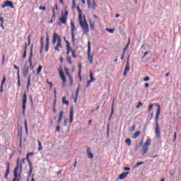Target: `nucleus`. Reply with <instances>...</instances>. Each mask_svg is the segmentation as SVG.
Here are the masks:
<instances>
[{
  "mask_svg": "<svg viewBox=\"0 0 181 181\" xmlns=\"http://www.w3.org/2000/svg\"><path fill=\"white\" fill-rule=\"evenodd\" d=\"M90 29H92V30H93V29H94V28H95L94 24H93L92 23H90Z\"/></svg>",
  "mask_w": 181,
  "mask_h": 181,
  "instance_id": "51",
  "label": "nucleus"
},
{
  "mask_svg": "<svg viewBox=\"0 0 181 181\" xmlns=\"http://www.w3.org/2000/svg\"><path fill=\"white\" fill-rule=\"evenodd\" d=\"M135 129H136V127H135V126H132V128L130 129V131H131L132 132H133L135 130Z\"/></svg>",
  "mask_w": 181,
  "mask_h": 181,
  "instance_id": "49",
  "label": "nucleus"
},
{
  "mask_svg": "<svg viewBox=\"0 0 181 181\" xmlns=\"http://www.w3.org/2000/svg\"><path fill=\"white\" fill-rule=\"evenodd\" d=\"M87 4H88V8L89 9H92L93 11H95L96 9V6H97V4L95 2V0H86Z\"/></svg>",
  "mask_w": 181,
  "mask_h": 181,
  "instance_id": "7",
  "label": "nucleus"
},
{
  "mask_svg": "<svg viewBox=\"0 0 181 181\" xmlns=\"http://www.w3.org/2000/svg\"><path fill=\"white\" fill-rule=\"evenodd\" d=\"M141 134V131H137L134 133V134H133V139H137L140 135Z\"/></svg>",
  "mask_w": 181,
  "mask_h": 181,
  "instance_id": "21",
  "label": "nucleus"
},
{
  "mask_svg": "<svg viewBox=\"0 0 181 181\" xmlns=\"http://www.w3.org/2000/svg\"><path fill=\"white\" fill-rule=\"evenodd\" d=\"M129 70H130V66H129V57L127 58V65L125 66L124 71V74H123L124 76H126V75L129 71Z\"/></svg>",
  "mask_w": 181,
  "mask_h": 181,
  "instance_id": "12",
  "label": "nucleus"
},
{
  "mask_svg": "<svg viewBox=\"0 0 181 181\" xmlns=\"http://www.w3.org/2000/svg\"><path fill=\"white\" fill-rule=\"evenodd\" d=\"M177 132H175L174 133V141L177 140Z\"/></svg>",
  "mask_w": 181,
  "mask_h": 181,
  "instance_id": "48",
  "label": "nucleus"
},
{
  "mask_svg": "<svg viewBox=\"0 0 181 181\" xmlns=\"http://www.w3.org/2000/svg\"><path fill=\"white\" fill-rule=\"evenodd\" d=\"M39 10L46 11V7L45 6H40Z\"/></svg>",
  "mask_w": 181,
  "mask_h": 181,
  "instance_id": "47",
  "label": "nucleus"
},
{
  "mask_svg": "<svg viewBox=\"0 0 181 181\" xmlns=\"http://www.w3.org/2000/svg\"><path fill=\"white\" fill-rule=\"evenodd\" d=\"M71 54H72V57H73L74 58L77 57V55L76 54V51L72 50V51H71Z\"/></svg>",
  "mask_w": 181,
  "mask_h": 181,
  "instance_id": "42",
  "label": "nucleus"
},
{
  "mask_svg": "<svg viewBox=\"0 0 181 181\" xmlns=\"http://www.w3.org/2000/svg\"><path fill=\"white\" fill-rule=\"evenodd\" d=\"M76 31V27L73 22H71V41L72 43L74 44L76 39H75V32Z\"/></svg>",
  "mask_w": 181,
  "mask_h": 181,
  "instance_id": "5",
  "label": "nucleus"
},
{
  "mask_svg": "<svg viewBox=\"0 0 181 181\" xmlns=\"http://www.w3.org/2000/svg\"><path fill=\"white\" fill-rule=\"evenodd\" d=\"M58 10V6H57V4H55V8H52V17L53 18H54V17H56V11H57Z\"/></svg>",
  "mask_w": 181,
  "mask_h": 181,
  "instance_id": "25",
  "label": "nucleus"
},
{
  "mask_svg": "<svg viewBox=\"0 0 181 181\" xmlns=\"http://www.w3.org/2000/svg\"><path fill=\"white\" fill-rule=\"evenodd\" d=\"M157 106H158V110H157V114L156 116V128H157V127H160L159 124H158V119H159V116L160 114V105H157Z\"/></svg>",
  "mask_w": 181,
  "mask_h": 181,
  "instance_id": "9",
  "label": "nucleus"
},
{
  "mask_svg": "<svg viewBox=\"0 0 181 181\" xmlns=\"http://www.w3.org/2000/svg\"><path fill=\"white\" fill-rule=\"evenodd\" d=\"M76 6V0H72V6L71 8L72 9H75Z\"/></svg>",
  "mask_w": 181,
  "mask_h": 181,
  "instance_id": "36",
  "label": "nucleus"
},
{
  "mask_svg": "<svg viewBox=\"0 0 181 181\" xmlns=\"http://www.w3.org/2000/svg\"><path fill=\"white\" fill-rule=\"evenodd\" d=\"M69 15V11L66 10L64 14L63 13H62V18H59V22L58 23V25H60L61 23L66 24L67 21V18Z\"/></svg>",
  "mask_w": 181,
  "mask_h": 181,
  "instance_id": "4",
  "label": "nucleus"
},
{
  "mask_svg": "<svg viewBox=\"0 0 181 181\" xmlns=\"http://www.w3.org/2000/svg\"><path fill=\"white\" fill-rule=\"evenodd\" d=\"M59 38H61V37L57 33H54L52 38V45H56L57 40L59 42Z\"/></svg>",
  "mask_w": 181,
  "mask_h": 181,
  "instance_id": "14",
  "label": "nucleus"
},
{
  "mask_svg": "<svg viewBox=\"0 0 181 181\" xmlns=\"http://www.w3.org/2000/svg\"><path fill=\"white\" fill-rule=\"evenodd\" d=\"M151 139H148L146 140V141L144 143V146H145V147L149 146H151Z\"/></svg>",
  "mask_w": 181,
  "mask_h": 181,
  "instance_id": "27",
  "label": "nucleus"
},
{
  "mask_svg": "<svg viewBox=\"0 0 181 181\" xmlns=\"http://www.w3.org/2000/svg\"><path fill=\"white\" fill-rule=\"evenodd\" d=\"M43 149V147L42 146V143L41 141H40V140H38V151H40Z\"/></svg>",
  "mask_w": 181,
  "mask_h": 181,
  "instance_id": "30",
  "label": "nucleus"
},
{
  "mask_svg": "<svg viewBox=\"0 0 181 181\" xmlns=\"http://www.w3.org/2000/svg\"><path fill=\"white\" fill-rule=\"evenodd\" d=\"M155 134L158 139L160 138V127H158V126H157V127L155 128Z\"/></svg>",
  "mask_w": 181,
  "mask_h": 181,
  "instance_id": "19",
  "label": "nucleus"
},
{
  "mask_svg": "<svg viewBox=\"0 0 181 181\" xmlns=\"http://www.w3.org/2000/svg\"><path fill=\"white\" fill-rule=\"evenodd\" d=\"M68 119H64V127H66V125H67V123H68Z\"/></svg>",
  "mask_w": 181,
  "mask_h": 181,
  "instance_id": "53",
  "label": "nucleus"
},
{
  "mask_svg": "<svg viewBox=\"0 0 181 181\" xmlns=\"http://www.w3.org/2000/svg\"><path fill=\"white\" fill-rule=\"evenodd\" d=\"M56 130H57V132H60V127H59V126H57Z\"/></svg>",
  "mask_w": 181,
  "mask_h": 181,
  "instance_id": "60",
  "label": "nucleus"
},
{
  "mask_svg": "<svg viewBox=\"0 0 181 181\" xmlns=\"http://www.w3.org/2000/svg\"><path fill=\"white\" fill-rule=\"evenodd\" d=\"M62 39L61 37H59V42H57V46L55 47V50L57 52H59V48H62Z\"/></svg>",
  "mask_w": 181,
  "mask_h": 181,
  "instance_id": "17",
  "label": "nucleus"
},
{
  "mask_svg": "<svg viewBox=\"0 0 181 181\" xmlns=\"http://www.w3.org/2000/svg\"><path fill=\"white\" fill-rule=\"evenodd\" d=\"M69 82H73L74 81L72 76H69Z\"/></svg>",
  "mask_w": 181,
  "mask_h": 181,
  "instance_id": "61",
  "label": "nucleus"
},
{
  "mask_svg": "<svg viewBox=\"0 0 181 181\" xmlns=\"http://www.w3.org/2000/svg\"><path fill=\"white\" fill-rule=\"evenodd\" d=\"M106 31L108 32L110 34H113L115 31V29L106 28Z\"/></svg>",
  "mask_w": 181,
  "mask_h": 181,
  "instance_id": "35",
  "label": "nucleus"
},
{
  "mask_svg": "<svg viewBox=\"0 0 181 181\" xmlns=\"http://www.w3.org/2000/svg\"><path fill=\"white\" fill-rule=\"evenodd\" d=\"M78 76H81V74L82 72V64H79L78 65Z\"/></svg>",
  "mask_w": 181,
  "mask_h": 181,
  "instance_id": "32",
  "label": "nucleus"
},
{
  "mask_svg": "<svg viewBox=\"0 0 181 181\" xmlns=\"http://www.w3.org/2000/svg\"><path fill=\"white\" fill-rule=\"evenodd\" d=\"M48 85L50 86V89H52L53 88V83H48Z\"/></svg>",
  "mask_w": 181,
  "mask_h": 181,
  "instance_id": "58",
  "label": "nucleus"
},
{
  "mask_svg": "<svg viewBox=\"0 0 181 181\" xmlns=\"http://www.w3.org/2000/svg\"><path fill=\"white\" fill-rule=\"evenodd\" d=\"M153 104L150 105L149 111L151 110V109L153 108Z\"/></svg>",
  "mask_w": 181,
  "mask_h": 181,
  "instance_id": "63",
  "label": "nucleus"
},
{
  "mask_svg": "<svg viewBox=\"0 0 181 181\" xmlns=\"http://www.w3.org/2000/svg\"><path fill=\"white\" fill-rule=\"evenodd\" d=\"M66 74L68 76V78L71 77V75L70 74V73L69 71L66 72Z\"/></svg>",
  "mask_w": 181,
  "mask_h": 181,
  "instance_id": "56",
  "label": "nucleus"
},
{
  "mask_svg": "<svg viewBox=\"0 0 181 181\" xmlns=\"http://www.w3.org/2000/svg\"><path fill=\"white\" fill-rule=\"evenodd\" d=\"M148 54H149V52H145L142 58H145V57H146Z\"/></svg>",
  "mask_w": 181,
  "mask_h": 181,
  "instance_id": "50",
  "label": "nucleus"
},
{
  "mask_svg": "<svg viewBox=\"0 0 181 181\" xmlns=\"http://www.w3.org/2000/svg\"><path fill=\"white\" fill-rule=\"evenodd\" d=\"M94 81H95V78H93V77L90 78V80L89 81H90V82L92 83V82H93Z\"/></svg>",
  "mask_w": 181,
  "mask_h": 181,
  "instance_id": "57",
  "label": "nucleus"
},
{
  "mask_svg": "<svg viewBox=\"0 0 181 181\" xmlns=\"http://www.w3.org/2000/svg\"><path fill=\"white\" fill-rule=\"evenodd\" d=\"M30 78H31V76H28V84H27V89L28 90L29 89V87L30 86Z\"/></svg>",
  "mask_w": 181,
  "mask_h": 181,
  "instance_id": "37",
  "label": "nucleus"
},
{
  "mask_svg": "<svg viewBox=\"0 0 181 181\" xmlns=\"http://www.w3.org/2000/svg\"><path fill=\"white\" fill-rule=\"evenodd\" d=\"M144 162H139V163H136V165H134V168H139V166H141V165H144Z\"/></svg>",
  "mask_w": 181,
  "mask_h": 181,
  "instance_id": "34",
  "label": "nucleus"
},
{
  "mask_svg": "<svg viewBox=\"0 0 181 181\" xmlns=\"http://www.w3.org/2000/svg\"><path fill=\"white\" fill-rule=\"evenodd\" d=\"M26 103H27V95L26 93H25L23 98V115H24L25 112Z\"/></svg>",
  "mask_w": 181,
  "mask_h": 181,
  "instance_id": "11",
  "label": "nucleus"
},
{
  "mask_svg": "<svg viewBox=\"0 0 181 181\" xmlns=\"http://www.w3.org/2000/svg\"><path fill=\"white\" fill-rule=\"evenodd\" d=\"M6 7H10L11 8H15L13 3L11 1H7L4 2V4L2 6L1 8H5Z\"/></svg>",
  "mask_w": 181,
  "mask_h": 181,
  "instance_id": "10",
  "label": "nucleus"
},
{
  "mask_svg": "<svg viewBox=\"0 0 181 181\" xmlns=\"http://www.w3.org/2000/svg\"><path fill=\"white\" fill-rule=\"evenodd\" d=\"M90 83H92V82H90V81H88L87 84H86L87 88L90 86Z\"/></svg>",
  "mask_w": 181,
  "mask_h": 181,
  "instance_id": "54",
  "label": "nucleus"
},
{
  "mask_svg": "<svg viewBox=\"0 0 181 181\" xmlns=\"http://www.w3.org/2000/svg\"><path fill=\"white\" fill-rule=\"evenodd\" d=\"M126 144H128L129 146L132 145V140L131 139L128 138L126 139Z\"/></svg>",
  "mask_w": 181,
  "mask_h": 181,
  "instance_id": "38",
  "label": "nucleus"
},
{
  "mask_svg": "<svg viewBox=\"0 0 181 181\" xmlns=\"http://www.w3.org/2000/svg\"><path fill=\"white\" fill-rule=\"evenodd\" d=\"M74 109L73 107H71V110H69V123H72L74 120Z\"/></svg>",
  "mask_w": 181,
  "mask_h": 181,
  "instance_id": "13",
  "label": "nucleus"
},
{
  "mask_svg": "<svg viewBox=\"0 0 181 181\" xmlns=\"http://www.w3.org/2000/svg\"><path fill=\"white\" fill-rule=\"evenodd\" d=\"M28 163L29 166H30L29 176H30L32 173H33V164H32V163L30 160H28Z\"/></svg>",
  "mask_w": 181,
  "mask_h": 181,
  "instance_id": "24",
  "label": "nucleus"
},
{
  "mask_svg": "<svg viewBox=\"0 0 181 181\" xmlns=\"http://www.w3.org/2000/svg\"><path fill=\"white\" fill-rule=\"evenodd\" d=\"M124 171H130V170H131V168H129V167H124Z\"/></svg>",
  "mask_w": 181,
  "mask_h": 181,
  "instance_id": "46",
  "label": "nucleus"
},
{
  "mask_svg": "<svg viewBox=\"0 0 181 181\" xmlns=\"http://www.w3.org/2000/svg\"><path fill=\"white\" fill-rule=\"evenodd\" d=\"M42 66H39L38 70H37V74H40V72L42 71Z\"/></svg>",
  "mask_w": 181,
  "mask_h": 181,
  "instance_id": "41",
  "label": "nucleus"
},
{
  "mask_svg": "<svg viewBox=\"0 0 181 181\" xmlns=\"http://www.w3.org/2000/svg\"><path fill=\"white\" fill-rule=\"evenodd\" d=\"M77 11L78 13L79 23H80L82 29L83 30V34L87 35L88 33L89 32V28L87 24V21H84V22L83 21V11L80 8V7H77Z\"/></svg>",
  "mask_w": 181,
  "mask_h": 181,
  "instance_id": "2",
  "label": "nucleus"
},
{
  "mask_svg": "<svg viewBox=\"0 0 181 181\" xmlns=\"http://www.w3.org/2000/svg\"><path fill=\"white\" fill-rule=\"evenodd\" d=\"M9 173H10V163H7V169L6 170V174H4V177L6 179L8 178Z\"/></svg>",
  "mask_w": 181,
  "mask_h": 181,
  "instance_id": "18",
  "label": "nucleus"
},
{
  "mask_svg": "<svg viewBox=\"0 0 181 181\" xmlns=\"http://www.w3.org/2000/svg\"><path fill=\"white\" fill-rule=\"evenodd\" d=\"M49 37L48 35H47L46 37V47H45V51L48 52L49 51Z\"/></svg>",
  "mask_w": 181,
  "mask_h": 181,
  "instance_id": "20",
  "label": "nucleus"
},
{
  "mask_svg": "<svg viewBox=\"0 0 181 181\" xmlns=\"http://www.w3.org/2000/svg\"><path fill=\"white\" fill-rule=\"evenodd\" d=\"M143 150H142V156H145L148 151H149V148L146 147V146H143Z\"/></svg>",
  "mask_w": 181,
  "mask_h": 181,
  "instance_id": "22",
  "label": "nucleus"
},
{
  "mask_svg": "<svg viewBox=\"0 0 181 181\" xmlns=\"http://www.w3.org/2000/svg\"><path fill=\"white\" fill-rule=\"evenodd\" d=\"M19 160H20V158H18L17 166L13 170L14 178H13V181H20L21 180L20 177H18V172H19V170H22V164H19Z\"/></svg>",
  "mask_w": 181,
  "mask_h": 181,
  "instance_id": "3",
  "label": "nucleus"
},
{
  "mask_svg": "<svg viewBox=\"0 0 181 181\" xmlns=\"http://www.w3.org/2000/svg\"><path fill=\"white\" fill-rule=\"evenodd\" d=\"M27 56V51L26 49L24 50V53H23V58L25 59Z\"/></svg>",
  "mask_w": 181,
  "mask_h": 181,
  "instance_id": "45",
  "label": "nucleus"
},
{
  "mask_svg": "<svg viewBox=\"0 0 181 181\" xmlns=\"http://www.w3.org/2000/svg\"><path fill=\"white\" fill-rule=\"evenodd\" d=\"M80 90H81V85H78V88H77V89L76 90V98L78 97V94L80 93Z\"/></svg>",
  "mask_w": 181,
  "mask_h": 181,
  "instance_id": "29",
  "label": "nucleus"
},
{
  "mask_svg": "<svg viewBox=\"0 0 181 181\" xmlns=\"http://www.w3.org/2000/svg\"><path fill=\"white\" fill-rule=\"evenodd\" d=\"M6 76L4 75L3 81L1 82V85L0 87V93H4V85L6 83Z\"/></svg>",
  "mask_w": 181,
  "mask_h": 181,
  "instance_id": "16",
  "label": "nucleus"
},
{
  "mask_svg": "<svg viewBox=\"0 0 181 181\" xmlns=\"http://www.w3.org/2000/svg\"><path fill=\"white\" fill-rule=\"evenodd\" d=\"M141 106H143V103H139L138 105L136 106V108H140Z\"/></svg>",
  "mask_w": 181,
  "mask_h": 181,
  "instance_id": "43",
  "label": "nucleus"
},
{
  "mask_svg": "<svg viewBox=\"0 0 181 181\" xmlns=\"http://www.w3.org/2000/svg\"><path fill=\"white\" fill-rule=\"evenodd\" d=\"M66 60L68 62V64H72L71 57L70 56L67 57Z\"/></svg>",
  "mask_w": 181,
  "mask_h": 181,
  "instance_id": "40",
  "label": "nucleus"
},
{
  "mask_svg": "<svg viewBox=\"0 0 181 181\" xmlns=\"http://www.w3.org/2000/svg\"><path fill=\"white\" fill-rule=\"evenodd\" d=\"M63 116H64V112H63V110H61L60 113H59V119H58V123L59 124L62 122V120L63 119Z\"/></svg>",
  "mask_w": 181,
  "mask_h": 181,
  "instance_id": "23",
  "label": "nucleus"
},
{
  "mask_svg": "<svg viewBox=\"0 0 181 181\" xmlns=\"http://www.w3.org/2000/svg\"><path fill=\"white\" fill-rule=\"evenodd\" d=\"M13 69L18 71L17 74H18V75L20 76V73H21L20 68L17 65L14 64Z\"/></svg>",
  "mask_w": 181,
  "mask_h": 181,
  "instance_id": "33",
  "label": "nucleus"
},
{
  "mask_svg": "<svg viewBox=\"0 0 181 181\" xmlns=\"http://www.w3.org/2000/svg\"><path fill=\"white\" fill-rule=\"evenodd\" d=\"M87 153H88V156L89 159H93V155L89 148H88V150H87Z\"/></svg>",
  "mask_w": 181,
  "mask_h": 181,
  "instance_id": "26",
  "label": "nucleus"
},
{
  "mask_svg": "<svg viewBox=\"0 0 181 181\" xmlns=\"http://www.w3.org/2000/svg\"><path fill=\"white\" fill-rule=\"evenodd\" d=\"M25 129L26 133L28 134V127H27V122L26 121L25 122Z\"/></svg>",
  "mask_w": 181,
  "mask_h": 181,
  "instance_id": "52",
  "label": "nucleus"
},
{
  "mask_svg": "<svg viewBox=\"0 0 181 181\" xmlns=\"http://www.w3.org/2000/svg\"><path fill=\"white\" fill-rule=\"evenodd\" d=\"M66 48H67V51H69V52H72V49L71 47H70V44H69V41H66Z\"/></svg>",
  "mask_w": 181,
  "mask_h": 181,
  "instance_id": "31",
  "label": "nucleus"
},
{
  "mask_svg": "<svg viewBox=\"0 0 181 181\" xmlns=\"http://www.w3.org/2000/svg\"><path fill=\"white\" fill-rule=\"evenodd\" d=\"M149 80H151V78H149V76H146V77L144 78V81L145 82H147V81H148Z\"/></svg>",
  "mask_w": 181,
  "mask_h": 181,
  "instance_id": "44",
  "label": "nucleus"
},
{
  "mask_svg": "<svg viewBox=\"0 0 181 181\" xmlns=\"http://www.w3.org/2000/svg\"><path fill=\"white\" fill-rule=\"evenodd\" d=\"M17 78H18V86L21 87V75H19V73H17Z\"/></svg>",
  "mask_w": 181,
  "mask_h": 181,
  "instance_id": "28",
  "label": "nucleus"
},
{
  "mask_svg": "<svg viewBox=\"0 0 181 181\" xmlns=\"http://www.w3.org/2000/svg\"><path fill=\"white\" fill-rule=\"evenodd\" d=\"M62 173V170H59L58 172H56L57 175H60Z\"/></svg>",
  "mask_w": 181,
  "mask_h": 181,
  "instance_id": "59",
  "label": "nucleus"
},
{
  "mask_svg": "<svg viewBox=\"0 0 181 181\" xmlns=\"http://www.w3.org/2000/svg\"><path fill=\"white\" fill-rule=\"evenodd\" d=\"M113 114H114V103H112V112H111V115L109 117V119H110L112 118Z\"/></svg>",
  "mask_w": 181,
  "mask_h": 181,
  "instance_id": "39",
  "label": "nucleus"
},
{
  "mask_svg": "<svg viewBox=\"0 0 181 181\" xmlns=\"http://www.w3.org/2000/svg\"><path fill=\"white\" fill-rule=\"evenodd\" d=\"M59 76L62 80V87L64 88L66 84V78L65 77V75L64 74V71L62 69H60L59 71Z\"/></svg>",
  "mask_w": 181,
  "mask_h": 181,
  "instance_id": "8",
  "label": "nucleus"
},
{
  "mask_svg": "<svg viewBox=\"0 0 181 181\" xmlns=\"http://www.w3.org/2000/svg\"><path fill=\"white\" fill-rule=\"evenodd\" d=\"M33 45H32L31 47V49H30V57H29V59H28V62H25V64H24V67L23 69V76L25 78L28 76V74H29V67L31 70H33L34 68L36 66V64H33V62H32V59H33Z\"/></svg>",
  "mask_w": 181,
  "mask_h": 181,
  "instance_id": "1",
  "label": "nucleus"
},
{
  "mask_svg": "<svg viewBox=\"0 0 181 181\" xmlns=\"http://www.w3.org/2000/svg\"><path fill=\"white\" fill-rule=\"evenodd\" d=\"M0 21L1 22V23H4V20L2 17H0Z\"/></svg>",
  "mask_w": 181,
  "mask_h": 181,
  "instance_id": "62",
  "label": "nucleus"
},
{
  "mask_svg": "<svg viewBox=\"0 0 181 181\" xmlns=\"http://www.w3.org/2000/svg\"><path fill=\"white\" fill-rule=\"evenodd\" d=\"M63 104H64V105H69V103L68 100H66V101H64Z\"/></svg>",
  "mask_w": 181,
  "mask_h": 181,
  "instance_id": "55",
  "label": "nucleus"
},
{
  "mask_svg": "<svg viewBox=\"0 0 181 181\" xmlns=\"http://www.w3.org/2000/svg\"><path fill=\"white\" fill-rule=\"evenodd\" d=\"M91 52V45H90V42H88V59L90 62V64H93V54H90Z\"/></svg>",
  "mask_w": 181,
  "mask_h": 181,
  "instance_id": "6",
  "label": "nucleus"
},
{
  "mask_svg": "<svg viewBox=\"0 0 181 181\" xmlns=\"http://www.w3.org/2000/svg\"><path fill=\"white\" fill-rule=\"evenodd\" d=\"M27 155H28V156H32L34 155V153H28Z\"/></svg>",
  "mask_w": 181,
  "mask_h": 181,
  "instance_id": "64",
  "label": "nucleus"
},
{
  "mask_svg": "<svg viewBox=\"0 0 181 181\" xmlns=\"http://www.w3.org/2000/svg\"><path fill=\"white\" fill-rule=\"evenodd\" d=\"M129 174V172H123L122 174H120V175H119V180L125 179Z\"/></svg>",
  "mask_w": 181,
  "mask_h": 181,
  "instance_id": "15",
  "label": "nucleus"
}]
</instances>
